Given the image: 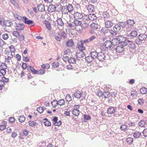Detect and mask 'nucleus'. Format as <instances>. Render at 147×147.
I'll list each match as a JSON object with an SVG mask.
<instances>
[{
    "mask_svg": "<svg viewBox=\"0 0 147 147\" xmlns=\"http://www.w3.org/2000/svg\"><path fill=\"white\" fill-rule=\"evenodd\" d=\"M113 44L116 45L120 44L123 46H126L128 44L126 38L123 35L119 36L116 38H113Z\"/></svg>",
    "mask_w": 147,
    "mask_h": 147,
    "instance_id": "obj_1",
    "label": "nucleus"
},
{
    "mask_svg": "<svg viewBox=\"0 0 147 147\" xmlns=\"http://www.w3.org/2000/svg\"><path fill=\"white\" fill-rule=\"evenodd\" d=\"M102 18L105 21L109 20L111 18L110 14L107 11L102 12Z\"/></svg>",
    "mask_w": 147,
    "mask_h": 147,
    "instance_id": "obj_2",
    "label": "nucleus"
},
{
    "mask_svg": "<svg viewBox=\"0 0 147 147\" xmlns=\"http://www.w3.org/2000/svg\"><path fill=\"white\" fill-rule=\"evenodd\" d=\"M113 39L111 41L110 40H107L103 44L104 47L106 48H110L112 45H116L113 44Z\"/></svg>",
    "mask_w": 147,
    "mask_h": 147,
    "instance_id": "obj_3",
    "label": "nucleus"
},
{
    "mask_svg": "<svg viewBox=\"0 0 147 147\" xmlns=\"http://www.w3.org/2000/svg\"><path fill=\"white\" fill-rule=\"evenodd\" d=\"M84 43L83 40H81L77 44V47L81 51L85 50V47L84 45Z\"/></svg>",
    "mask_w": 147,
    "mask_h": 147,
    "instance_id": "obj_4",
    "label": "nucleus"
},
{
    "mask_svg": "<svg viewBox=\"0 0 147 147\" xmlns=\"http://www.w3.org/2000/svg\"><path fill=\"white\" fill-rule=\"evenodd\" d=\"M105 55L102 52L98 53L97 59L100 61H103L106 58Z\"/></svg>",
    "mask_w": 147,
    "mask_h": 147,
    "instance_id": "obj_5",
    "label": "nucleus"
},
{
    "mask_svg": "<svg viewBox=\"0 0 147 147\" xmlns=\"http://www.w3.org/2000/svg\"><path fill=\"white\" fill-rule=\"evenodd\" d=\"M137 35L138 32L136 30H133L128 34H127V35L128 37H130L131 38L136 37Z\"/></svg>",
    "mask_w": 147,
    "mask_h": 147,
    "instance_id": "obj_6",
    "label": "nucleus"
},
{
    "mask_svg": "<svg viewBox=\"0 0 147 147\" xmlns=\"http://www.w3.org/2000/svg\"><path fill=\"white\" fill-rule=\"evenodd\" d=\"M16 28L17 30H21L24 29L25 27V25L23 23H16Z\"/></svg>",
    "mask_w": 147,
    "mask_h": 147,
    "instance_id": "obj_7",
    "label": "nucleus"
},
{
    "mask_svg": "<svg viewBox=\"0 0 147 147\" xmlns=\"http://www.w3.org/2000/svg\"><path fill=\"white\" fill-rule=\"evenodd\" d=\"M97 17L94 14H89L87 18H86V20L87 21H88L89 20H91V21H94L96 19Z\"/></svg>",
    "mask_w": 147,
    "mask_h": 147,
    "instance_id": "obj_8",
    "label": "nucleus"
},
{
    "mask_svg": "<svg viewBox=\"0 0 147 147\" xmlns=\"http://www.w3.org/2000/svg\"><path fill=\"white\" fill-rule=\"evenodd\" d=\"M127 41L128 43V46L129 48L131 49H134L136 48V46L135 43L133 41L128 40Z\"/></svg>",
    "mask_w": 147,
    "mask_h": 147,
    "instance_id": "obj_9",
    "label": "nucleus"
},
{
    "mask_svg": "<svg viewBox=\"0 0 147 147\" xmlns=\"http://www.w3.org/2000/svg\"><path fill=\"white\" fill-rule=\"evenodd\" d=\"M23 21L25 24L28 25H29L32 24L33 23V21L31 20H29L28 18L25 16H24L23 17Z\"/></svg>",
    "mask_w": 147,
    "mask_h": 147,
    "instance_id": "obj_10",
    "label": "nucleus"
},
{
    "mask_svg": "<svg viewBox=\"0 0 147 147\" xmlns=\"http://www.w3.org/2000/svg\"><path fill=\"white\" fill-rule=\"evenodd\" d=\"M125 46H123L122 45L117 46L116 47L115 50L118 53H122L124 51V47Z\"/></svg>",
    "mask_w": 147,
    "mask_h": 147,
    "instance_id": "obj_11",
    "label": "nucleus"
},
{
    "mask_svg": "<svg viewBox=\"0 0 147 147\" xmlns=\"http://www.w3.org/2000/svg\"><path fill=\"white\" fill-rule=\"evenodd\" d=\"M56 7L54 5L52 4L50 5L48 7V11L49 12H52L55 11Z\"/></svg>",
    "mask_w": 147,
    "mask_h": 147,
    "instance_id": "obj_12",
    "label": "nucleus"
},
{
    "mask_svg": "<svg viewBox=\"0 0 147 147\" xmlns=\"http://www.w3.org/2000/svg\"><path fill=\"white\" fill-rule=\"evenodd\" d=\"M74 19H80L83 17V15L81 13L78 12L74 13Z\"/></svg>",
    "mask_w": 147,
    "mask_h": 147,
    "instance_id": "obj_13",
    "label": "nucleus"
},
{
    "mask_svg": "<svg viewBox=\"0 0 147 147\" xmlns=\"http://www.w3.org/2000/svg\"><path fill=\"white\" fill-rule=\"evenodd\" d=\"M107 21L105 22V27L107 28H111L113 25V23L109 20H106Z\"/></svg>",
    "mask_w": 147,
    "mask_h": 147,
    "instance_id": "obj_14",
    "label": "nucleus"
},
{
    "mask_svg": "<svg viewBox=\"0 0 147 147\" xmlns=\"http://www.w3.org/2000/svg\"><path fill=\"white\" fill-rule=\"evenodd\" d=\"M87 8L89 12H94L95 11L94 6L92 4L88 5Z\"/></svg>",
    "mask_w": 147,
    "mask_h": 147,
    "instance_id": "obj_15",
    "label": "nucleus"
},
{
    "mask_svg": "<svg viewBox=\"0 0 147 147\" xmlns=\"http://www.w3.org/2000/svg\"><path fill=\"white\" fill-rule=\"evenodd\" d=\"M115 111V108L112 107H109L107 109V113L108 114H112Z\"/></svg>",
    "mask_w": 147,
    "mask_h": 147,
    "instance_id": "obj_16",
    "label": "nucleus"
},
{
    "mask_svg": "<svg viewBox=\"0 0 147 147\" xmlns=\"http://www.w3.org/2000/svg\"><path fill=\"white\" fill-rule=\"evenodd\" d=\"M146 121L144 120H140L138 123V125L141 127H146Z\"/></svg>",
    "mask_w": 147,
    "mask_h": 147,
    "instance_id": "obj_17",
    "label": "nucleus"
},
{
    "mask_svg": "<svg viewBox=\"0 0 147 147\" xmlns=\"http://www.w3.org/2000/svg\"><path fill=\"white\" fill-rule=\"evenodd\" d=\"M56 22L57 24V26L61 27L64 26V23L61 18H58Z\"/></svg>",
    "mask_w": 147,
    "mask_h": 147,
    "instance_id": "obj_18",
    "label": "nucleus"
},
{
    "mask_svg": "<svg viewBox=\"0 0 147 147\" xmlns=\"http://www.w3.org/2000/svg\"><path fill=\"white\" fill-rule=\"evenodd\" d=\"M27 70L29 71L30 70L34 74H37L38 72V70H36L31 65L28 68Z\"/></svg>",
    "mask_w": 147,
    "mask_h": 147,
    "instance_id": "obj_19",
    "label": "nucleus"
},
{
    "mask_svg": "<svg viewBox=\"0 0 147 147\" xmlns=\"http://www.w3.org/2000/svg\"><path fill=\"white\" fill-rule=\"evenodd\" d=\"M44 24H45L46 27L48 30H50L51 29V24L49 22L46 20L44 21Z\"/></svg>",
    "mask_w": 147,
    "mask_h": 147,
    "instance_id": "obj_20",
    "label": "nucleus"
},
{
    "mask_svg": "<svg viewBox=\"0 0 147 147\" xmlns=\"http://www.w3.org/2000/svg\"><path fill=\"white\" fill-rule=\"evenodd\" d=\"M37 7L38 10L40 12H43L45 10V6L41 4H39L37 5Z\"/></svg>",
    "mask_w": 147,
    "mask_h": 147,
    "instance_id": "obj_21",
    "label": "nucleus"
},
{
    "mask_svg": "<svg viewBox=\"0 0 147 147\" xmlns=\"http://www.w3.org/2000/svg\"><path fill=\"white\" fill-rule=\"evenodd\" d=\"M83 116V117L82 118V120L84 122H86L87 120H90L91 118V117L89 115L84 114Z\"/></svg>",
    "mask_w": 147,
    "mask_h": 147,
    "instance_id": "obj_22",
    "label": "nucleus"
},
{
    "mask_svg": "<svg viewBox=\"0 0 147 147\" xmlns=\"http://www.w3.org/2000/svg\"><path fill=\"white\" fill-rule=\"evenodd\" d=\"M98 53H97L96 51H94L91 52L90 53V55H91L93 57L94 59L97 58Z\"/></svg>",
    "mask_w": 147,
    "mask_h": 147,
    "instance_id": "obj_23",
    "label": "nucleus"
},
{
    "mask_svg": "<svg viewBox=\"0 0 147 147\" xmlns=\"http://www.w3.org/2000/svg\"><path fill=\"white\" fill-rule=\"evenodd\" d=\"M86 61L88 63H90L94 60L93 57L91 55L86 57L85 58Z\"/></svg>",
    "mask_w": 147,
    "mask_h": 147,
    "instance_id": "obj_24",
    "label": "nucleus"
},
{
    "mask_svg": "<svg viewBox=\"0 0 147 147\" xmlns=\"http://www.w3.org/2000/svg\"><path fill=\"white\" fill-rule=\"evenodd\" d=\"M138 38L140 40L143 41L146 38L147 36L144 34H141L138 35Z\"/></svg>",
    "mask_w": 147,
    "mask_h": 147,
    "instance_id": "obj_25",
    "label": "nucleus"
},
{
    "mask_svg": "<svg viewBox=\"0 0 147 147\" xmlns=\"http://www.w3.org/2000/svg\"><path fill=\"white\" fill-rule=\"evenodd\" d=\"M76 56L79 58H83L85 56V54L82 51L81 52L77 53L76 54Z\"/></svg>",
    "mask_w": 147,
    "mask_h": 147,
    "instance_id": "obj_26",
    "label": "nucleus"
},
{
    "mask_svg": "<svg viewBox=\"0 0 147 147\" xmlns=\"http://www.w3.org/2000/svg\"><path fill=\"white\" fill-rule=\"evenodd\" d=\"M4 26L10 27L12 25V22L9 20H7L4 21Z\"/></svg>",
    "mask_w": 147,
    "mask_h": 147,
    "instance_id": "obj_27",
    "label": "nucleus"
},
{
    "mask_svg": "<svg viewBox=\"0 0 147 147\" xmlns=\"http://www.w3.org/2000/svg\"><path fill=\"white\" fill-rule=\"evenodd\" d=\"M67 46L68 47H72L74 44V42L72 39L68 40L66 42Z\"/></svg>",
    "mask_w": 147,
    "mask_h": 147,
    "instance_id": "obj_28",
    "label": "nucleus"
},
{
    "mask_svg": "<svg viewBox=\"0 0 147 147\" xmlns=\"http://www.w3.org/2000/svg\"><path fill=\"white\" fill-rule=\"evenodd\" d=\"M121 29V28L119 25V24L118 23L113 28V30H114L115 32H117H117H119Z\"/></svg>",
    "mask_w": 147,
    "mask_h": 147,
    "instance_id": "obj_29",
    "label": "nucleus"
},
{
    "mask_svg": "<svg viewBox=\"0 0 147 147\" xmlns=\"http://www.w3.org/2000/svg\"><path fill=\"white\" fill-rule=\"evenodd\" d=\"M55 38L56 40L58 42L60 41L62 39L61 34H59L58 32L55 35Z\"/></svg>",
    "mask_w": 147,
    "mask_h": 147,
    "instance_id": "obj_30",
    "label": "nucleus"
},
{
    "mask_svg": "<svg viewBox=\"0 0 147 147\" xmlns=\"http://www.w3.org/2000/svg\"><path fill=\"white\" fill-rule=\"evenodd\" d=\"M99 25L95 23H92L90 25L91 27L94 30H96L98 28Z\"/></svg>",
    "mask_w": 147,
    "mask_h": 147,
    "instance_id": "obj_31",
    "label": "nucleus"
},
{
    "mask_svg": "<svg viewBox=\"0 0 147 147\" xmlns=\"http://www.w3.org/2000/svg\"><path fill=\"white\" fill-rule=\"evenodd\" d=\"M74 95L75 97L78 98H80L81 97V93L80 91H76V92L74 93Z\"/></svg>",
    "mask_w": 147,
    "mask_h": 147,
    "instance_id": "obj_32",
    "label": "nucleus"
},
{
    "mask_svg": "<svg viewBox=\"0 0 147 147\" xmlns=\"http://www.w3.org/2000/svg\"><path fill=\"white\" fill-rule=\"evenodd\" d=\"M118 24L120 27V28L121 27L123 28H124L127 25V23L125 22H119L118 23Z\"/></svg>",
    "mask_w": 147,
    "mask_h": 147,
    "instance_id": "obj_33",
    "label": "nucleus"
},
{
    "mask_svg": "<svg viewBox=\"0 0 147 147\" xmlns=\"http://www.w3.org/2000/svg\"><path fill=\"white\" fill-rule=\"evenodd\" d=\"M68 12H71L74 10L72 4H69L67 6H66Z\"/></svg>",
    "mask_w": 147,
    "mask_h": 147,
    "instance_id": "obj_34",
    "label": "nucleus"
},
{
    "mask_svg": "<svg viewBox=\"0 0 147 147\" xmlns=\"http://www.w3.org/2000/svg\"><path fill=\"white\" fill-rule=\"evenodd\" d=\"M141 133L138 131H136L134 133L133 136L135 138H138L141 136Z\"/></svg>",
    "mask_w": 147,
    "mask_h": 147,
    "instance_id": "obj_35",
    "label": "nucleus"
},
{
    "mask_svg": "<svg viewBox=\"0 0 147 147\" xmlns=\"http://www.w3.org/2000/svg\"><path fill=\"white\" fill-rule=\"evenodd\" d=\"M51 104L54 107H56L58 105H59V101L56 99L54 100L51 102Z\"/></svg>",
    "mask_w": 147,
    "mask_h": 147,
    "instance_id": "obj_36",
    "label": "nucleus"
},
{
    "mask_svg": "<svg viewBox=\"0 0 147 147\" xmlns=\"http://www.w3.org/2000/svg\"><path fill=\"white\" fill-rule=\"evenodd\" d=\"M74 109L72 111L73 114L75 116H78L80 112V111L78 109H75L74 108Z\"/></svg>",
    "mask_w": 147,
    "mask_h": 147,
    "instance_id": "obj_37",
    "label": "nucleus"
},
{
    "mask_svg": "<svg viewBox=\"0 0 147 147\" xmlns=\"http://www.w3.org/2000/svg\"><path fill=\"white\" fill-rule=\"evenodd\" d=\"M140 92L142 94H145L147 92V88L145 87H142L140 89Z\"/></svg>",
    "mask_w": 147,
    "mask_h": 147,
    "instance_id": "obj_38",
    "label": "nucleus"
},
{
    "mask_svg": "<svg viewBox=\"0 0 147 147\" xmlns=\"http://www.w3.org/2000/svg\"><path fill=\"white\" fill-rule=\"evenodd\" d=\"M28 123L29 126L32 127H34L38 125L36 123L33 121H30L28 122Z\"/></svg>",
    "mask_w": 147,
    "mask_h": 147,
    "instance_id": "obj_39",
    "label": "nucleus"
},
{
    "mask_svg": "<svg viewBox=\"0 0 147 147\" xmlns=\"http://www.w3.org/2000/svg\"><path fill=\"white\" fill-rule=\"evenodd\" d=\"M126 22L127 25L130 26H132L135 23V22H134L133 20L130 19H129L127 20Z\"/></svg>",
    "mask_w": 147,
    "mask_h": 147,
    "instance_id": "obj_40",
    "label": "nucleus"
},
{
    "mask_svg": "<svg viewBox=\"0 0 147 147\" xmlns=\"http://www.w3.org/2000/svg\"><path fill=\"white\" fill-rule=\"evenodd\" d=\"M108 28H107L105 27L104 28H102L101 29V31L103 34H105L109 32V30Z\"/></svg>",
    "mask_w": 147,
    "mask_h": 147,
    "instance_id": "obj_41",
    "label": "nucleus"
},
{
    "mask_svg": "<svg viewBox=\"0 0 147 147\" xmlns=\"http://www.w3.org/2000/svg\"><path fill=\"white\" fill-rule=\"evenodd\" d=\"M78 19H74V24L76 26H80L82 22L81 21L77 20Z\"/></svg>",
    "mask_w": 147,
    "mask_h": 147,
    "instance_id": "obj_42",
    "label": "nucleus"
},
{
    "mask_svg": "<svg viewBox=\"0 0 147 147\" xmlns=\"http://www.w3.org/2000/svg\"><path fill=\"white\" fill-rule=\"evenodd\" d=\"M6 68H3V67H2V68L0 70V73L1 74L2 76H4L6 73Z\"/></svg>",
    "mask_w": 147,
    "mask_h": 147,
    "instance_id": "obj_43",
    "label": "nucleus"
},
{
    "mask_svg": "<svg viewBox=\"0 0 147 147\" xmlns=\"http://www.w3.org/2000/svg\"><path fill=\"white\" fill-rule=\"evenodd\" d=\"M10 1L16 7L19 9H20V7L18 3L16 2V1H15V0H10Z\"/></svg>",
    "mask_w": 147,
    "mask_h": 147,
    "instance_id": "obj_44",
    "label": "nucleus"
},
{
    "mask_svg": "<svg viewBox=\"0 0 147 147\" xmlns=\"http://www.w3.org/2000/svg\"><path fill=\"white\" fill-rule=\"evenodd\" d=\"M126 141L129 144H132L133 141V139L131 137L128 138L126 139Z\"/></svg>",
    "mask_w": 147,
    "mask_h": 147,
    "instance_id": "obj_45",
    "label": "nucleus"
},
{
    "mask_svg": "<svg viewBox=\"0 0 147 147\" xmlns=\"http://www.w3.org/2000/svg\"><path fill=\"white\" fill-rule=\"evenodd\" d=\"M68 62L70 63H75L76 61L75 59L74 58L71 57L68 60Z\"/></svg>",
    "mask_w": 147,
    "mask_h": 147,
    "instance_id": "obj_46",
    "label": "nucleus"
},
{
    "mask_svg": "<svg viewBox=\"0 0 147 147\" xmlns=\"http://www.w3.org/2000/svg\"><path fill=\"white\" fill-rule=\"evenodd\" d=\"M26 118L23 115H21L19 117V121L21 122H23L25 120Z\"/></svg>",
    "mask_w": 147,
    "mask_h": 147,
    "instance_id": "obj_47",
    "label": "nucleus"
},
{
    "mask_svg": "<svg viewBox=\"0 0 147 147\" xmlns=\"http://www.w3.org/2000/svg\"><path fill=\"white\" fill-rule=\"evenodd\" d=\"M45 110V109L42 107H40L37 108V110L40 113H42Z\"/></svg>",
    "mask_w": 147,
    "mask_h": 147,
    "instance_id": "obj_48",
    "label": "nucleus"
},
{
    "mask_svg": "<svg viewBox=\"0 0 147 147\" xmlns=\"http://www.w3.org/2000/svg\"><path fill=\"white\" fill-rule=\"evenodd\" d=\"M45 70L44 69H40L38 71L37 74L38 75H42L45 73Z\"/></svg>",
    "mask_w": 147,
    "mask_h": 147,
    "instance_id": "obj_49",
    "label": "nucleus"
},
{
    "mask_svg": "<svg viewBox=\"0 0 147 147\" xmlns=\"http://www.w3.org/2000/svg\"><path fill=\"white\" fill-rule=\"evenodd\" d=\"M65 99L66 101L69 102L71 100V97L70 94H67L65 97Z\"/></svg>",
    "mask_w": 147,
    "mask_h": 147,
    "instance_id": "obj_50",
    "label": "nucleus"
},
{
    "mask_svg": "<svg viewBox=\"0 0 147 147\" xmlns=\"http://www.w3.org/2000/svg\"><path fill=\"white\" fill-rule=\"evenodd\" d=\"M140 40L138 38L135 40V42L138 45H140L142 44V41Z\"/></svg>",
    "mask_w": 147,
    "mask_h": 147,
    "instance_id": "obj_51",
    "label": "nucleus"
},
{
    "mask_svg": "<svg viewBox=\"0 0 147 147\" xmlns=\"http://www.w3.org/2000/svg\"><path fill=\"white\" fill-rule=\"evenodd\" d=\"M136 122H131V121H129L128 122L127 124L129 127L134 126Z\"/></svg>",
    "mask_w": 147,
    "mask_h": 147,
    "instance_id": "obj_52",
    "label": "nucleus"
},
{
    "mask_svg": "<svg viewBox=\"0 0 147 147\" xmlns=\"http://www.w3.org/2000/svg\"><path fill=\"white\" fill-rule=\"evenodd\" d=\"M127 125L124 124L121 125L120 127V129L124 131L127 129Z\"/></svg>",
    "mask_w": 147,
    "mask_h": 147,
    "instance_id": "obj_53",
    "label": "nucleus"
},
{
    "mask_svg": "<svg viewBox=\"0 0 147 147\" xmlns=\"http://www.w3.org/2000/svg\"><path fill=\"white\" fill-rule=\"evenodd\" d=\"M63 9L62 10V13H64L65 14H67L68 11L67 9L66 6H63Z\"/></svg>",
    "mask_w": 147,
    "mask_h": 147,
    "instance_id": "obj_54",
    "label": "nucleus"
},
{
    "mask_svg": "<svg viewBox=\"0 0 147 147\" xmlns=\"http://www.w3.org/2000/svg\"><path fill=\"white\" fill-rule=\"evenodd\" d=\"M131 95L133 97H135L137 96L138 93L136 90L131 91Z\"/></svg>",
    "mask_w": 147,
    "mask_h": 147,
    "instance_id": "obj_55",
    "label": "nucleus"
},
{
    "mask_svg": "<svg viewBox=\"0 0 147 147\" xmlns=\"http://www.w3.org/2000/svg\"><path fill=\"white\" fill-rule=\"evenodd\" d=\"M59 63L58 62H54L52 64V66L54 68L58 67Z\"/></svg>",
    "mask_w": 147,
    "mask_h": 147,
    "instance_id": "obj_56",
    "label": "nucleus"
},
{
    "mask_svg": "<svg viewBox=\"0 0 147 147\" xmlns=\"http://www.w3.org/2000/svg\"><path fill=\"white\" fill-rule=\"evenodd\" d=\"M18 39L20 41H23L25 39V37L23 35H19V36H18Z\"/></svg>",
    "mask_w": 147,
    "mask_h": 147,
    "instance_id": "obj_57",
    "label": "nucleus"
},
{
    "mask_svg": "<svg viewBox=\"0 0 147 147\" xmlns=\"http://www.w3.org/2000/svg\"><path fill=\"white\" fill-rule=\"evenodd\" d=\"M59 101V105L62 106L65 104V102L64 100L61 99L58 100Z\"/></svg>",
    "mask_w": 147,
    "mask_h": 147,
    "instance_id": "obj_58",
    "label": "nucleus"
},
{
    "mask_svg": "<svg viewBox=\"0 0 147 147\" xmlns=\"http://www.w3.org/2000/svg\"><path fill=\"white\" fill-rule=\"evenodd\" d=\"M113 36L116 35L117 34V32H115L114 30H109V32Z\"/></svg>",
    "mask_w": 147,
    "mask_h": 147,
    "instance_id": "obj_59",
    "label": "nucleus"
},
{
    "mask_svg": "<svg viewBox=\"0 0 147 147\" xmlns=\"http://www.w3.org/2000/svg\"><path fill=\"white\" fill-rule=\"evenodd\" d=\"M88 24L86 22H84V24H82L80 25V26L83 28H86L88 26Z\"/></svg>",
    "mask_w": 147,
    "mask_h": 147,
    "instance_id": "obj_60",
    "label": "nucleus"
},
{
    "mask_svg": "<svg viewBox=\"0 0 147 147\" xmlns=\"http://www.w3.org/2000/svg\"><path fill=\"white\" fill-rule=\"evenodd\" d=\"M111 95L110 92H108L106 93L104 92L103 97L105 98H107L109 97Z\"/></svg>",
    "mask_w": 147,
    "mask_h": 147,
    "instance_id": "obj_61",
    "label": "nucleus"
},
{
    "mask_svg": "<svg viewBox=\"0 0 147 147\" xmlns=\"http://www.w3.org/2000/svg\"><path fill=\"white\" fill-rule=\"evenodd\" d=\"M44 123L45 125L46 126H50L51 125V122L49 121H46L44 122Z\"/></svg>",
    "mask_w": 147,
    "mask_h": 147,
    "instance_id": "obj_62",
    "label": "nucleus"
},
{
    "mask_svg": "<svg viewBox=\"0 0 147 147\" xmlns=\"http://www.w3.org/2000/svg\"><path fill=\"white\" fill-rule=\"evenodd\" d=\"M143 136L145 137H147V128L145 129L142 131Z\"/></svg>",
    "mask_w": 147,
    "mask_h": 147,
    "instance_id": "obj_63",
    "label": "nucleus"
},
{
    "mask_svg": "<svg viewBox=\"0 0 147 147\" xmlns=\"http://www.w3.org/2000/svg\"><path fill=\"white\" fill-rule=\"evenodd\" d=\"M12 34L14 36L17 37L19 36L20 34L17 31H13L12 32Z\"/></svg>",
    "mask_w": 147,
    "mask_h": 147,
    "instance_id": "obj_64",
    "label": "nucleus"
}]
</instances>
